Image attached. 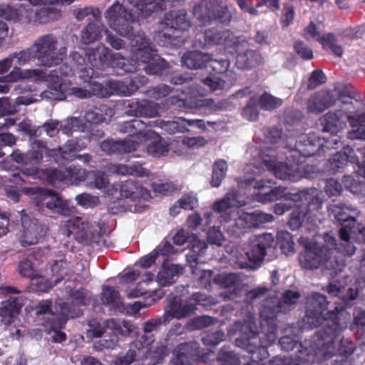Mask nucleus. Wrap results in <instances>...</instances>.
I'll return each instance as SVG.
<instances>
[{
	"label": "nucleus",
	"mask_w": 365,
	"mask_h": 365,
	"mask_svg": "<svg viewBox=\"0 0 365 365\" xmlns=\"http://www.w3.org/2000/svg\"><path fill=\"white\" fill-rule=\"evenodd\" d=\"M351 282L350 277L344 276L331 281L323 289L330 296L337 297L341 300V303L333 310H327L328 302L324 295L317 292L309 295L306 300V315L303 319V328L312 329L323 325L322 329L328 327L336 334L343 329L339 314L346 308L348 302L357 298L359 289L365 286V251L361 260L360 277L356 280L354 284Z\"/></svg>",
	"instance_id": "nucleus-1"
},
{
	"label": "nucleus",
	"mask_w": 365,
	"mask_h": 365,
	"mask_svg": "<svg viewBox=\"0 0 365 365\" xmlns=\"http://www.w3.org/2000/svg\"><path fill=\"white\" fill-rule=\"evenodd\" d=\"M300 297L297 291L287 290L280 297L267 299L260 312L262 331L258 332L254 315L249 314L240 328L241 335L236 339L237 345L250 353H265L264 348L277 339V314L291 310Z\"/></svg>",
	"instance_id": "nucleus-2"
},
{
	"label": "nucleus",
	"mask_w": 365,
	"mask_h": 365,
	"mask_svg": "<svg viewBox=\"0 0 365 365\" xmlns=\"http://www.w3.org/2000/svg\"><path fill=\"white\" fill-rule=\"evenodd\" d=\"M144 127L143 121L140 119L119 124L118 130L129 136L122 140H104L101 143V150L108 155H124L138 150L149 138L158 137L154 130L141 131Z\"/></svg>",
	"instance_id": "nucleus-3"
},
{
	"label": "nucleus",
	"mask_w": 365,
	"mask_h": 365,
	"mask_svg": "<svg viewBox=\"0 0 365 365\" xmlns=\"http://www.w3.org/2000/svg\"><path fill=\"white\" fill-rule=\"evenodd\" d=\"M130 61L127 63L135 64V71L140 64L149 75H162L168 68V63L161 58L151 46L148 38L143 32H138L130 38Z\"/></svg>",
	"instance_id": "nucleus-4"
},
{
	"label": "nucleus",
	"mask_w": 365,
	"mask_h": 365,
	"mask_svg": "<svg viewBox=\"0 0 365 365\" xmlns=\"http://www.w3.org/2000/svg\"><path fill=\"white\" fill-rule=\"evenodd\" d=\"M58 234L64 238L72 236L75 240L83 245L98 243L101 238L98 224L83 216H74L61 221Z\"/></svg>",
	"instance_id": "nucleus-5"
},
{
	"label": "nucleus",
	"mask_w": 365,
	"mask_h": 365,
	"mask_svg": "<svg viewBox=\"0 0 365 365\" xmlns=\"http://www.w3.org/2000/svg\"><path fill=\"white\" fill-rule=\"evenodd\" d=\"M292 200L307 202V206H297L292 211L288 225L292 230H297L304 224H313L315 222L317 212L322 207V200L315 188L303 190L293 195Z\"/></svg>",
	"instance_id": "nucleus-6"
},
{
	"label": "nucleus",
	"mask_w": 365,
	"mask_h": 365,
	"mask_svg": "<svg viewBox=\"0 0 365 365\" xmlns=\"http://www.w3.org/2000/svg\"><path fill=\"white\" fill-rule=\"evenodd\" d=\"M341 326L343 327V329L337 334L334 333L332 330L329 329L328 327L326 329H321L317 331L314 336V343L316 346H311L312 351H314V354H312L314 356L315 353L321 349L323 350L324 352H326L329 349V347L333 348L334 351L330 356L322 359H317V356L314 357V362H319L324 360H327L332 357L336 354H339L340 355L351 354L354 351L355 346L354 343L347 338L341 339L338 348L335 347L334 343L338 341V338L341 332L346 328V326L341 323Z\"/></svg>",
	"instance_id": "nucleus-7"
},
{
	"label": "nucleus",
	"mask_w": 365,
	"mask_h": 365,
	"mask_svg": "<svg viewBox=\"0 0 365 365\" xmlns=\"http://www.w3.org/2000/svg\"><path fill=\"white\" fill-rule=\"evenodd\" d=\"M86 55L91 65L95 68H101L104 63H108L113 68L132 73L135 71V64L127 63L125 58L119 53H113L103 44L98 45L95 48H88Z\"/></svg>",
	"instance_id": "nucleus-8"
},
{
	"label": "nucleus",
	"mask_w": 365,
	"mask_h": 365,
	"mask_svg": "<svg viewBox=\"0 0 365 365\" xmlns=\"http://www.w3.org/2000/svg\"><path fill=\"white\" fill-rule=\"evenodd\" d=\"M299 242L304 249L299 256L302 268L314 269L323 265L329 267L331 259V249L304 238H301Z\"/></svg>",
	"instance_id": "nucleus-9"
},
{
	"label": "nucleus",
	"mask_w": 365,
	"mask_h": 365,
	"mask_svg": "<svg viewBox=\"0 0 365 365\" xmlns=\"http://www.w3.org/2000/svg\"><path fill=\"white\" fill-rule=\"evenodd\" d=\"M25 194L31 195L34 202L41 210L48 209L54 213L63 216L69 215L72 210L68 202L56 194L53 191L40 187L24 189Z\"/></svg>",
	"instance_id": "nucleus-10"
},
{
	"label": "nucleus",
	"mask_w": 365,
	"mask_h": 365,
	"mask_svg": "<svg viewBox=\"0 0 365 365\" xmlns=\"http://www.w3.org/2000/svg\"><path fill=\"white\" fill-rule=\"evenodd\" d=\"M58 41L53 34L43 35L38 37L32 45L36 58L41 65L53 66L59 64L63 61V53H56Z\"/></svg>",
	"instance_id": "nucleus-11"
},
{
	"label": "nucleus",
	"mask_w": 365,
	"mask_h": 365,
	"mask_svg": "<svg viewBox=\"0 0 365 365\" xmlns=\"http://www.w3.org/2000/svg\"><path fill=\"white\" fill-rule=\"evenodd\" d=\"M193 14L202 25L209 24L213 20L227 24L232 18L227 8L218 4L216 0H203L194 7Z\"/></svg>",
	"instance_id": "nucleus-12"
},
{
	"label": "nucleus",
	"mask_w": 365,
	"mask_h": 365,
	"mask_svg": "<svg viewBox=\"0 0 365 365\" xmlns=\"http://www.w3.org/2000/svg\"><path fill=\"white\" fill-rule=\"evenodd\" d=\"M109 26L122 36H128L133 30V14L118 2L112 5L106 13Z\"/></svg>",
	"instance_id": "nucleus-13"
},
{
	"label": "nucleus",
	"mask_w": 365,
	"mask_h": 365,
	"mask_svg": "<svg viewBox=\"0 0 365 365\" xmlns=\"http://www.w3.org/2000/svg\"><path fill=\"white\" fill-rule=\"evenodd\" d=\"M182 64L190 69L202 68L208 63H211L213 70L222 73L230 66L227 59L220 61L213 58L212 55L207 53H202L197 51H191L185 53L181 57Z\"/></svg>",
	"instance_id": "nucleus-14"
},
{
	"label": "nucleus",
	"mask_w": 365,
	"mask_h": 365,
	"mask_svg": "<svg viewBox=\"0 0 365 365\" xmlns=\"http://www.w3.org/2000/svg\"><path fill=\"white\" fill-rule=\"evenodd\" d=\"M21 222L22 230L19 240L22 246L36 245L46 236L48 228L37 219L31 218L28 215H23Z\"/></svg>",
	"instance_id": "nucleus-15"
},
{
	"label": "nucleus",
	"mask_w": 365,
	"mask_h": 365,
	"mask_svg": "<svg viewBox=\"0 0 365 365\" xmlns=\"http://www.w3.org/2000/svg\"><path fill=\"white\" fill-rule=\"evenodd\" d=\"M274 242V238L272 234L264 233L252 236L245 244L247 247V254L252 259V264H255L256 267H258L264 260L267 250L272 247Z\"/></svg>",
	"instance_id": "nucleus-16"
},
{
	"label": "nucleus",
	"mask_w": 365,
	"mask_h": 365,
	"mask_svg": "<svg viewBox=\"0 0 365 365\" xmlns=\"http://www.w3.org/2000/svg\"><path fill=\"white\" fill-rule=\"evenodd\" d=\"M85 170L76 167H68L63 170L51 169L46 171L48 181L53 185L58 182L76 183L85 178Z\"/></svg>",
	"instance_id": "nucleus-17"
},
{
	"label": "nucleus",
	"mask_w": 365,
	"mask_h": 365,
	"mask_svg": "<svg viewBox=\"0 0 365 365\" xmlns=\"http://www.w3.org/2000/svg\"><path fill=\"white\" fill-rule=\"evenodd\" d=\"M61 307V316L54 321L43 322L42 325L45 327V331L48 334L53 333L52 341L55 343H61L66 339V334L61 331L67 322L69 316L73 317L71 310L66 306V304L59 303Z\"/></svg>",
	"instance_id": "nucleus-18"
},
{
	"label": "nucleus",
	"mask_w": 365,
	"mask_h": 365,
	"mask_svg": "<svg viewBox=\"0 0 365 365\" xmlns=\"http://www.w3.org/2000/svg\"><path fill=\"white\" fill-rule=\"evenodd\" d=\"M331 214L334 215V219L340 224L341 228L339 230L340 240L346 239L347 236V231L352 226L354 227L357 222L356 218L352 216L351 213L355 212L354 209H351L343 204L333 205L330 208Z\"/></svg>",
	"instance_id": "nucleus-19"
},
{
	"label": "nucleus",
	"mask_w": 365,
	"mask_h": 365,
	"mask_svg": "<svg viewBox=\"0 0 365 365\" xmlns=\"http://www.w3.org/2000/svg\"><path fill=\"white\" fill-rule=\"evenodd\" d=\"M125 109L129 116L153 118L158 115L159 105L145 99H133L128 102Z\"/></svg>",
	"instance_id": "nucleus-20"
},
{
	"label": "nucleus",
	"mask_w": 365,
	"mask_h": 365,
	"mask_svg": "<svg viewBox=\"0 0 365 365\" xmlns=\"http://www.w3.org/2000/svg\"><path fill=\"white\" fill-rule=\"evenodd\" d=\"M195 309V304L190 301L183 302L177 296L170 300L163 314L164 321L172 319H181L188 317Z\"/></svg>",
	"instance_id": "nucleus-21"
},
{
	"label": "nucleus",
	"mask_w": 365,
	"mask_h": 365,
	"mask_svg": "<svg viewBox=\"0 0 365 365\" xmlns=\"http://www.w3.org/2000/svg\"><path fill=\"white\" fill-rule=\"evenodd\" d=\"M347 237L340 240L338 251L344 255L351 256L355 252L354 242L365 243V228L357 222L354 227L352 226L347 231Z\"/></svg>",
	"instance_id": "nucleus-22"
},
{
	"label": "nucleus",
	"mask_w": 365,
	"mask_h": 365,
	"mask_svg": "<svg viewBox=\"0 0 365 365\" xmlns=\"http://www.w3.org/2000/svg\"><path fill=\"white\" fill-rule=\"evenodd\" d=\"M160 26L163 29L184 31L190 28L191 24L187 17L186 11L181 9L167 13L160 21Z\"/></svg>",
	"instance_id": "nucleus-23"
},
{
	"label": "nucleus",
	"mask_w": 365,
	"mask_h": 365,
	"mask_svg": "<svg viewBox=\"0 0 365 365\" xmlns=\"http://www.w3.org/2000/svg\"><path fill=\"white\" fill-rule=\"evenodd\" d=\"M23 305L22 297H11L2 302L0 306L1 322L6 325L11 324L19 314Z\"/></svg>",
	"instance_id": "nucleus-24"
},
{
	"label": "nucleus",
	"mask_w": 365,
	"mask_h": 365,
	"mask_svg": "<svg viewBox=\"0 0 365 365\" xmlns=\"http://www.w3.org/2000/svg\"><path fill=\"white\" fill-rule=\"evenodd\" d=\"M334 349L329 347V349L324 352L323 350H319L315 353L314 356L312 353L309 352L307 354V358H304L302 355H297L294 358L287 359V358H274L269 362V365H311L314 362V357L317 359H322L327 356H330L333 353Z\"/></svg>",
	"instance_id": "nucleus-25"
},
{
	"label": "nucleus",
	"mask_w": 365,
	"mask_h": 365,
	"mask_svg": "<svg viewBox=\"0 0 365 365\" xmlns=\"http://www.w3.org/2000/svg\"><path fill=\"white\" fill-rule=\"evenodd\" d=\"M120 192L121 197L130 198L133 202L148 201L151 197L149 190L133 180L125 181L122 184Z\"/></svg>",
	"instance_id": "nucleus-26"
},
{
	"label": "nucleus",
	"mask_w": 365,
	"mask_h": 365,
	"mask_svg": "<svg viewBox=\"0 0 365 365\" xmlns=\"http://www.w3.org/2000/svg\"><path fill=\"white\" fill-rule=\"evenodd\" d=\"M263 164L276 178L281 180H293L299 169L297 165L289 166L286 163L277 162L274 158L263 159Z\"/></svg>",
	"instance_id": "nucleus-27"
},
{
	"label": "nucleus",
	"mask_w": 365,
	"mask_h": 365,
	"mask_svg": "<svg viewBox=\"0 0 365 365\" xmlns=\"http://www.w3.org/2000/svg\"><path fill=\"white\" fill-rule=\"evenodd\" d=\"M186 125L195 126L200 129H205V122L198 119H185L184 118H178L175 120L162 121L160 128L168 134H174L175 133H183L186 129Z\"/></svg>",
	"instance_id": "nucleus-28"
},
{
	"label": "nucleus",
	"mask_w": 365,
	"mask_h": 365,
	"mask_svg": "<svg viewBox=\"0 0 365 365\" xmlns=\"http://www.w3.org/2000/svg\"><path fill=\"white\" fill-rule=\"evenodd\" d=\"M274 220L271 214L264 213L260 211H255L252 213L244 212L237 220V226L242 228L257 227L262 225Z\"/></svg>",
	"instance_id": "nucleus-29"
},
{
	"label": "nucleus",
	"mask_w": 365,
	"mask_h": 365,
	"mask_svg": "<svg viewBox=\"0 0 365 365\" xmlns=\"http://www.w3.org/2000/svg\"><path fill=\"white\" fill-rule=\"evenodd\" d=\"M204 38L205 44L207 46L225 44L227 46H232L237 42L236 38L228 30L207 29L204 33Z\"/></svg>",
	"instance_id": "nucleus-30"
},
{
	"label": "nucleus",
	"mask_w": 365,
	"mask_h": 365,
	"mask_svg": "<svg viewBox=\"0 0 365 365\" xmlns=\"http://www.w3.org/2000/svg\"><path fill=\"white\" fill-rule=\"evenodd\" d=\"M198 344L195 342L180 344L173 351V365H188L190 359L198 354Z\"/></svg>",
	"instance_id": "nucleus-31"
},
{
	"label": "nucleus",
	"mask_w": 365,
	"mask_h": 365,
	"mask_svg": "<svg viewBox=\"0 0 365 365\" xmlns=\"http://www.w3.org/2000/svg\"><path fill=\"white\" fill-rule=\"evenodd\" d=\"M147 78L144 76L135 77L133 79L126 81H111L109 82V86L117 94L130 96L133 94L140 87L145 83Z\"/></svg>",
	"instance_id": "nucleus-32"
},
{
	"label": "nucleus",
	"mask_w": 365,
	"mask_h": 365,
	"mask_svg": "<svg viewBox=\"0 0 365 365\" xmlns=\"http://www.w3.org/2000/svg\"><path fill=\"white\" fill-rule=\"evenodd\" d=\"M246 204L245 200L238 190H232L220 200L213 204L212 209L217 212H224L232 207H240Z\"/></svg>",
	"instance_id": "nucleus-33"
},
{
	"label": "nucleus",
	"mask_w": 365,
	"mask_h": 365,
	"mask_svg": "<svg viewBox=\"0 0 365 365\" xmlns=\"http://www.w3.org/2000/svg\"><path fill=\"white\" fill-rule=\"evenodd\" d=\"M334 103L331 96L327 91H319L312 96L307 101V110L310 113H319Z\"/></svg>",
	"instance_id": "nucleus-34"
},
{
	"label": "nucleus",
	"mask_w": 365,
	"mask_h": 365,
	"mask_svg": "<svg viewBox=\"0 0 365 365\" xmlns=\"http://www.w3.org/2000/svg\"><path fill=\"white\" fill-rule=\"evenodd\" d=\"M347 120L351 127L348 133L350 139L365 140V111L347 116ZM361 153L365 155V147L361 148Z\"/></svg>",
	"instance_id": "nucleus-35"
},
{
	"label": "nucleus",
	"mask_w": 365,
	"mask_h": 365,
	"mask_svg": "<svg viewBox=\"0 0 365 365\" xmlns=\"http://www.w3.org/2000/svg\"><path fill=\"white\" fill-rule=\"evenodd\" d=\"M279 344L285 351H291L294 349H297V352H299L297 355H302L304 358H307V354H309V352L314 354V351H312L311 346H316L314 343V336L310 341L308 342L305 341L304 344H302L298 343V341L294 338L289 336H284L280 338Z\"/></svg>",
	"instance_id": "nucleus-36"
},
{
	"label": "nucleus",
	"mask_w": 365,
	"mask_h": 365,
	"mask_svg": "<svg viewBox=\"0 0 365 365\" xmlns=\"http://www.w3.org/2000/svg\"><path fill=\"white\" fill-rule=\"evenodd\" d=\"M167 0H128L138 11V14L143 18L149 16L158 9H165Z\"/></svg>",
	"instance_id": "nucleus-37"
},
{
	"label": "nucleus",
	"mask_w": 365,
	"mask_h": 365,
	"mask_svg": "<svg viewBox=\"0 0 365 365\" xmlns=\"http://www.w3.org/2000/svg\"><path fill=\"white\" fill-rule=\"evenodd\" d=\"M59 303L66 304V306L71 310V307L67 302H64L62 299H59L56 302V304L54 307L55 312H53L52 309V302L50 300H42L39 302L35 306V311L38 316L40 315H46V319H44L43 322L48 321L50 319V321L56 320L58 317L61 316V307L58 305Z\"/></svg>",
	"instance_id": "nucleus-38"
},
{
	"label": "nucleus",
	"mask_w": 365,
	"mask_h": 365,
	"mask_svg": "<svg viewBox=\"0 0 365 365\" xmlns=\"http://www.w3.org/2000/svg\"><path fill=\"white\" fill-rule=\"evenodd\" d=\"M103 32H108L106 27L99 21L88 24L81 31V42L84 44H90L99 40L102 37Z\"/></svg>",
	"instance_id": "nucleus-39"
},
{
	"label": "nucleus",
	"mask_w": 365,
	"mask_h": 365,
	"mask_svg": "<svg viewBox=\"0 0 365 365\" xmlns=\"http://www.w3.org/2000/svg\"><path fill=\"white\" fill-rule=\"evenodd\" d=\"M53 156L52 149H49L45 143L35 140L32 143L31 148L27 152L28 164L39 165L44 155Z\"/></svg>",
	"instance_id": "nucleus-40"
},
{
	"label": "nucleus",
	"mask_w": 365,
	"mask_h": 365,
	"mask_svg": "<svg viewBox=\"0 0 365 365\" xmlns=\"http://www.w3.org/2000/svg\"><path fill=\"white\" fill-rule=\"evenodd\" d=\"M165 292L162 289L155 290L143 302H135L133 304H127L126 307L123 304V307L120 310H125L128 314L135 316L141 309L151 306L156 301L163 298Z\"/></svg>",
	"instance_id": "nucleus-41"
},
{
	"label": "nucleus",
	"mask_w": 365,
	"mask_h": 365,
	"mask_svg": "<svg viewBox=\"0 0 365 365\" xmlns=\"http://www.w3.org/2000/svg\"><path fill=\"white\" fill-rule=\"evenodd\" d=\"M247 247L245 244L241 247H237L232 250L231 255L232 260L236 267L240 269H255V264H252V261L247 254Z\"/></svg>",
	"instance_id": "nucleus-42"
},
{
	"label": "nucleus",
	"mask_w": 365,
	"mask_h": 365,
	"mask_svg": "<svg viewBox=\"0 0 365 365\" xmlns=\"http://www.w3.org/2000/svg\"><path fill=\"white\" fill-rule=\"evenodd\" d=\"M182 268L176 264L163 265L158 274V282L160 286H169L174 283V277L182 273Z\"/></svg>",
	"instance_id": "nucleus-43"
},
{
	"label": "nucleus",
	"mask_w": 365,
	"mask_h": 365,
	"mask_svg": "<svg viewBox=\"0 0 365 365\" xmlns=\"http://www.w3.org/2000/svg\"><path fill=\"white\" fill-rule=\"evenodd\" d=\"M262 61L261 56L252 50L239 53L236 58V64L241 69H246L259 65Z\"/></svg>",
	"instance_id": "nucleus-44"
},
{
	"label": "nucleus",
	"mask_w": 365,
	"mask_h": 365,
	"mask_svg": "<svg viewBox=\"0 0 365 365\" xmlns=\"http://www.w3.org/2000/svg\"><path fill=\"white\" fill-rule=\"evenodd\" d=\"M101 301L103 304L108 305L113 309H121L123 307L119 292L113 287H103Z\"/></svg>",
	"instance_id": "nucleus-45"
},
{
	"label": "nucleus",
	"mask_w": 365,
	"mask_h": 365,
	"mask_svg": "<svg viewBox=\"0 0 365 365\" xmlns=\"http://www.w3.org/2000/svg\"><path fill=\"white\" fill-rule=\"evenodd\" d=\"M106 326L115 335L128 336L134 330V326L130 322L110 319L105 321Z\"/></svg>",
	"instance_id": "nucleus-46"
},
{
	"label": "nucleus",
	"mask_w": 365,
	"mask_h": 365,
	"mask_svg": "<svg viewBox=\"0 0 365 365\" xmlns=\"http://www.w3.org/2000/svg\"><path fill=\"white\" fill-rule=\"evenodd\" d=\"M61 17V12L56 8L43 7L34 13V21L37 24H46Z\"/></svg>",
	"instance_id": "nucleus-47"
},
{
	"label": "nucleus",
	"mask_w": 365,
	"mask_h": 365,
	"mask_svg": "<svg viewBox=\"0 0 365 365\" xmlns=\"http://www.w3.org/2000/svg\"><path fill=\"white\" fill-rule=\"evenodd\" d=\"M42 71L38 69L27 70L23 71L19 68L15 67L10 73L6 76H3V83H13L28 77L38 78L41 76Z\"/></svg>",
	"instance_id": "nucleus-48"
},
{
	"label": "nucleus",
	"mask_w": 365,
	"mask_h": 365,
	"mask_svg": "<svg viewBox=\"0 0 365 365\" xmlns=\"http://www.w3.org/2000/svg\"><path fill=\"white\" fill-rule=\"evenodd\" d=\"M303 36L307 39L313 38L322 45H325L326 42H329L332 39L333 34L329 33L322 35L317 30L315 24L312 21L304 29Z\"/></svg>",
	"instance_id": "nucleus-49"
},
{
	"label": "nucleus",
	"mask_w": 365,
	"mask_h": 365,
	"mask_svg": "<svg viewBox=\"0 0 365 365\" xmlns=\"http://www.w3.org/2000/svg\"><path fill=\"white\" fill-rule=\"evenodd\" d=\"M240 281V276L236 273H221L213 278V282L222 288L235 287Z\"/></svg>",
	"instance_id": "nucleus-50"
},
{
	"label": "nucleus",
	"mask_w": 365,
	"mask_h": 365,
	"mask_svg": "<svg viewBox=\"0 0 365 365\" xmlns=\"http://www.w3.org/2000/svg\"><path fill=\"white\" fill-rule=\"evenodd\" d=\"M152 188L155 193L162 195H168L181 190V186L175 182L170 180H158L152 184Z\"/></svg>",
	"instance_id": "nucleus-51"
},
{
	"label": "nucleus",
	"mask_w": 365,
	"mask_h": 365,
	"mask_svg": "<svg viewBox=\"0 0 365 365\" xmlns=\"http://www.w3.org/2000/svg\"><path fill=\"white\" fill-rule=\"evenodd\" d=\"M192 254L187 256L189 262L197 263L198 256L203 255L207 247L205 241L199 240L195 235H192L189 245Z\"/></svg>",
	"instance_id": "nucleus-52"
},
{
	"label": "nucleus",
	"mask_w": 365,
	"mask_h": 365,
	"mask_svg": "<svg viewBox=\"0 0 365 365\" xmlns=\"http://www.w3.org/2000/svg\"><path fill=\"white\" fill-rule=\"evenodd\" d=\"M77 144L73 141H68L63 148L52 149L53 158L58 163H63L65 160H71V153L77 150Z\"/></svg>",
	"instance_id": "nucleus-53"
},
{
	"label": "nucleus",
	"mask_w": 365,
	"mask_h": 365,
	"mask_svg": "<svg viewBox=\"0 0 365 365\" xmlns=\"http://www.w3.org/2000/svg\"><path fill=\"white\" fill-rule=\"evenodd\" d=\"M227 170V164L225 160L219 159L215 162L211 180V185L212 187L220 186L222 180L226 175Z\"/></svg>",
	"instance_id": "nucleus-54"
},
{
	"label": "nucleus",
	"mask_w": 365,
	"mask_h": 365,
	"mask_svg": "<svg viewBox=\"0 0 365 365\" xmlns=\"http://www.w3.org/2000/svg\"><path fill=\"white\" fill-rule=\"evenodd\" d=\"M358 175L353 176H344L342 180L344 186L354 194L365 192V182L360 180Z\"/></svg>",
	"instance_id": "nucleus-55"
},
{
	"label": "nucleus",
	"mask_w": 365,
	"mask_h": 365,
	"mask_svg": "<svg viewBox=\"0 0 365 365\" xmlns=\"http://www.w3.org/2000/svg\"><path fill=\"white\" fill-rule=\"evenodd\" d=\"M277 243L282 252L287 255L294 252L292 235L287 231H281L277 235Z\"/></svg>",
	"instance_id": "nucleus-56"
},
{
	"label": "nucleus",
	"mask_w": 365,
	"mask_h": 365,
	"mask_svg": "<svg viewBox=\"0 0 365 365\" xmlns=\"http://www.w3.org/2000/svg\"><path fill=\"white\" fill-rule=\"evenodd\" d=\"M90 299L89 292L83 288L72 289L68 295V300L73 307L87 305L90 303Z\"/></svg>",
	"instance_id": "nucleus-57"
},
{
	"label": "nucleus",
	"mask_w": 365,
	"mask_h": 365,
	"mask_svg": "<svg viewBox=\"0 0 365 365\" xmlns=\"http://www.w3.org/2000/svg\"><path fill=\"white\" fill-rule=\"evenodd\" d=\"M158 137L149 138L146 141L153 140L147 147V151L154 157L164 155L168 152V148L166 144L162 142L161 137L157 133Z\"/></svg>",
	"instance_id": "nucleus-58"
},
{
	"label": "nucleus",
	"mask_w": 365,
	"mask_h": 365,
	"mask_svg": "<svg viewBox=\"0 0 365 365\" xmlns=\"http://www.w3.org/2000/svg\"><path fill=\"white\" fill-rule=\"evenodd\" d=\"M322 123L324 131L336 133L340 124L339 115L336 113L329 112L323 117Z\"/></svg>",
	"instance_id": "nucleus-59"
},
{
	"label": "nucleus",
	"mask_w": 365,
	"mask_h": 365,
	"mask_svg": "<svg viewBox=\"0 0 365 365\" xmlns=\"http://www.w3.org/2000/svg\"><path fill=\"white\" fill-rule=\"evenodd\" d=\"M217 361L220 365H238L240 360L234 352L224 346L218 354Z\"/></svg>",
	"instance_id": "nucleus-60"
},
{
	"label": "nucleus",
	"mask_w": 365,
	"mask_h": 365,
	"mask_svg": "<svg viewBox=\"0 0 365 365\" xmlns=\"http://www.w3.org/2000/svg\"><path fill=\"white\" fill-rule=\"evenodd\" d=\"M259 102L261 108L267 110H274L282 104V99L267 93H264L259 97Z\"/></svg>",
	"instance_id": "nucleus-61"
},
{
	"label": "nucleus",
	"mask_w": 365,
	"mask_h": 365,
	"mask_svg": "<svg viewBox=\"0 0 365 365\" xmlns=\"http://www.w3.org/2000/svg\"><path fill=\"white\" fill-rule=\"evenodd\" d=\"M287 189L283 187H276L271 189L269 192H263L264 200L268 201H274L282 198L285 200H292L293 195L296 193H288L286 192Z\"/></svg>",
	"instance_id": "nucleus-62"
},
{
	"label": "nucleus",
	"mask_w": 365,
	"mask_h": 365,
	"mask_svg": "<svg viewBox=\"0 0 365 365\" xmlns=\"http://www.w3.org/2000/svg\"><path fill=\"white\" fill-rule=\"evenodd\" d=\"M73 61H76V69L80 72V77L85 81H88L91 79L94 75V71L92 68H84L83 67V62L84 58L78 53H73L72 54Z\"/></svg>",
	"instance_id": "nucleus-63"
},
{
	"label": "nucleus",
	"mask_w": 365,
	"mask_h": 365,
	"mask_svg": "<svg viewBox=\"0 0 365 365\" xmlns=\"http://www.w3.org/2000/svg\"><path fill=\"white\" fill-rule=\"evenodd\" d=\"M257 98L252 97L242 111V116L250 121H255L258 118L259 110L257 106Z\"/></svg>",
	"instance_id": "nucleus-64"
}]
</instances>
